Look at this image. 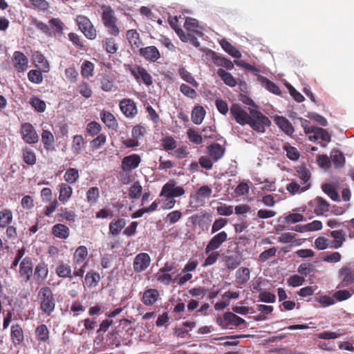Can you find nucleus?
Wrapping results in <instances>:
<instances>
[{
	"instance_id": "nucleus-61",
	"label": "nucleus",
	"mask_w": 354,
	"mask_h": 354,
	"mask_svg": "<svg viewBox=\"0 0 354 354\" xmlns=\"http://www.w3.org/2000/svg\"><path fill=\"white\" fill-rule=\"evenodd\" d=\"M11 337L15 345H19L22 342V330L19 325L12 326Z\"/></svg>"
},
{
	"instance_id": "nucleus-49",
	"label": "nucleus",
	"mask_w": 354,
	"mask_h": 354,
	"mask_svg": "<svg viewBox=\"0 0 354 354\" xmlns=\"http://www.w3.org/2000/svg\"><path fill=\"white\" fill-rule=\"evenodd\" d=\"M241 256L239 254L229 255L225 258L226 266L228 269L234 270L241 263Z\"/></svg>"
},
{
	"instance_id": "nucleus-16",
	"label": "nucleus",
	"mask_w": 354,
	"mask_h": 354,
	"mask_svg": "<svg viewBox=\"0 0 354 354\" xmlns=\"http://www.w3.org/2000/svg\"><path fill=\"white\" fill-rule=\"evenodd\" d=\"M312 211L317 216L322 215L329 210V203L322 197L317 196L308 203Z\"/></svg>"
},
{
	"instance_id": "nucleus-30",
	"label": "nucleus",
	"mask_w": 354,
	"mask_h": 354,
	"mask_svg": "<svg viewBox=\"0 0 354 354\" xmlns=\"http://www.w3.org/2000/svg\"><path fill=\"white\" fill-rule=\"evenodd\" d=\"M209 156L216 162L223 157L225 149L218 143H214L207 147Z\"/></svg>"
},
{
	"instance_id": "nucleus-41",
	"label": "nucleus",
	"mask_w": 354,
	"mask_h": 354,
	"mask_svg": "<svg viewBox=\"0 0 354 354\" xmlns=\"http://www.w3.org/2000/svg\"><path fill=\"white\" fill-rule=\"evenodd\" d=\"M250 277V272L248 268H240L236 272V281L239 285L246 283Z\"/></svg>"
},
{
	"instance_id": "nucleus-7",
	"label": "nucleus",
	"mask_w": 354,
	"mask_h": 354,
	"mask_svg": "<svg viewBox=\"0 0 354 354\" xmlns=\"http://www.w3.org/2000/svg\"><path fill=\"white\" fill-rule=\"evenodd\" d=\"M185 190L183 187L176 186V183L174 180H169L162 187L161 192L159 194L160 197H180L184 195Z\"/></svg>"
},
{
	"instance_id": "nucleus-3",
	"label": "nucleus",
	"mask_w": 354,
	"mask_h": 354,
	"mask_svg": "<svg viewBox=\"0 0 354 354\" xmlns=\"http://www.w3.org/2000/svg\"><path fill=\"white\" fill-rule=\"evenodd\" d=\"M338 277L340 280L337 288H342L354 285V262H349L339 270Z\"/></svg>"
},
{
	"instance_id": "nucleus-38",
	"label": "nucleus",
	"mask_w": 354,
	"mask_h": 354,
	"mask_svg": "<svg viewBox=\"0 0 354 354\" xmlns=\"http://www.w3.org/2000/svg\"><path fill=\"white\" fill-rule=\"evenodd\" d=\"M220 45L221 46L222 48L232 57L237 59L241 57V52L225 39H222L220 41Z\"/></svg>"
},
{
	"instance_id": "nucleus-42",
	"label": "nucleus",
	"mask_w": 354,
	"mask_h": 354,
	"mask_svg": "<svg viewBox=\"0 0 354 354\" xmlns=\"http://www.w3.org/2000/svg\"><path fill=\"white\" fill-rule=\"evenodd\" d=\"M205 115V109L201 106H196L192 111V121L196 124H200L203 122Z\"/></svg>"
},
{
	"instance_id": "nucleus-64",
	"label": "nucleus",
	"mask_w": 354,
	"mask_h": 354,
	"mask_svg": "<svg viewBox=\"0 0 354 354\" xmlns=\"http://www.w3.org/2000/svg\"><path fill=\"white\" fill-rule=\"evenodd\" d=\"M142 187L138 181L134 182L129 189V196L131 198H139L142 194Z\"/></svg>"
},
{
	"instance_id": "nucleus-1",
	"label": "nucleus",
	"mask_w": 354,
	"mask_h": 354,
	"mask_svg": "<svg viewBox=\"0 0 354 354\" xmlns=\"http://www.w3.org/2000/svg\"><path fill=\"white\" fill-rule=\"evenodd\" d=\"M40 303V309L42 313L50 315L55 308V300L50 288L42 287L39 289L37 295Z\"/></svg>"
},
{
	"instance_id": "nucleus-18",
	"label": "nucleus",
	"mask_w": 354,
	"mask_h": 354,
	"mask_svg": "<svg viewBox=\"0 0 354 354\" xmlns=\"http://www.w3.org/2000/svg\"><path fill=\"white\" fill-rule=\"evenodd\" d=\"M24 140L29 144H35L39 141V136L30 123H24Z\"/></svg>"
},
{
	"instance_id": "nucleus-27",
	"label": "nucleus",
	"mask_w": 354,
	"mask_h": 354,
	"mask_svg": "<svg viewBox=\"0 0 354 354\" xmlns=\"http://www.w3.org/2000/svg\"><path fill=\"white\" fill-rule=\"evenodd\" d=\"M51 232L57 238L66 239L69 236L70 230L66 225L57 223L53 226Z\"/></svg>"
},
{
	"instance_id": "nucleus-23",
	"label": "nucleus",
	"mask_w": 354,
	"mask_h": 354,
	"mask_svg": "<svg viewBox=\"0 0 354 354\" xmlns=\"http://www.w3.org/2000/svg\"><path fill=\"white\" fill-rule=\"evenodd\" d=\"M88 257V249L84 245L79 246L73 255V265L80 266L83 264Z\"/></svg>"
},
{
	"instance_id": "nucleus-58",
	"label": "nucleus",
	"mask_w": 354,
	"mask_h": 354,
	"mask_svg": "<svg viewBox=\"0 0 354 354\" xmlns=\"http://www.w3.org/2000/svg\"><path fill=\"white\" fill-rule=\"evenodd\" d=\"M180 33L181 34L180 35V39L183 42H191L195 47H199L200 46V42L198 41V39L196 37V36L192 32H188L187 34L185 33L183 30H180Z\"/></svg>"
},
{
	"instance_id": "nucleus-59",
	"label": "nucleus",
	"mask_w": 354,
	"mask_h": 354,
	"mask_svg": "<svg viewBox=\"0 0 354 354\" xmlns=\"http://www.w3.org/2000/svg\"><path fill=\"white\" fill-rule=\"evenodd\" d=\"M101 131L102 126L97 122L92 121L88 122L86 125V131L92 137L98 135Z\"/></svg>"
},
{
	"instance_id": "nucleus-35",
	"label": "nucleus",
	"mask_w": 354,
	"mask_h": 354,
	"mask_svg": "<svg viewBox=\"0 0 354 354\" xmlns=\"http://www.w3.org/2000/svg\"><path fill=\"white\" fill-rule=\"evenodd\" d=\"M49 28L54 35H62L63 34L64 24L59 18H52L49 20Z\"/></svg>"
},
{
	"instance_id": "nucleus-22",
	"label": "nucleus",
	"mask_w": 354,
	"mask_h": 354,
	"mask_svg": "<svg viewBox=\"0 0 354 354\" xmlns=\"http://www.w3.org/2000/svg\"><path fill=\"white\" fill-rule=\"evenodd\" d=\"M102 122L110 129L116 130L118 122L115 116L109 111H102L100 113Z\"/></svg>"
},
{
	"instance_id": "nucleus-44",
	"label": "nucleus",
	"mask_w": 354,
	"mask_h": 354,
	"mask_svg": "<svg viewBox=\"0 0 354 354\" xmlns=\"http://www.w3.org/2000/svg\"><path fill=\"white\" fill-rule=\"evenodd\" d=\"M217 74L226 85L230 87H234L236 86V81L231 73L225 71L223 68H219L217 71Z\"/></svg>"
},
{
	"instance_id": "nucleus-5",
	"label": "nucleus",
	"mask_w": 354,
	"mask_h": 354,
	"mask_svg": "<svg viewBox=\"0 0 354 354\" xmlns=\"http://www.w3.org/2000/svg\"><path fill=\"white\" fill-rule=\"evenodd\" d=\"M128 69L138 83L142 82L147 86H150L152 85V76L145 68L139 65H128Z\"/></svg>"
},
{
	"instance_id": "nucleus-8",
	"label": "nucleus",
	"mask_w": 354,
	"mask_h": 354,
	"mask_svg": "<svg viewBox=\"0 0 354 354\" xmlns=\"http://www.w3.org/2000/svg\"><path fill=\"white\" fill-rule=\"evenodd\" d=\"M245 321L231 312H226L222 317L217 318V323L223 328H230L231 326H239L243 324Z\"/></svg>"
},
{
	"instance_id": "nucleus-25",
	"label": "nucleus",
	"mask_w": 354,
	"mask_h": 354,
	"mask_svg": "<svg viewBox=\"0 0 354 354\" xmlns=\"http://www.w3.org/2000/svg\"><path fill=\"white\" fill-rule=\"evenodd\" d=\"M73 194L72 187L67 183H62L59 185V201L62 203L68 201Z\"/></svg>"
},
{
	"instance_id": "nucleus-2",
	"label": "nucleus",
	"mask_w": 354,
	"mask_h": 354,
	"mask_svg": "<svg viewBox=\"0 0 354 354\" xmlns=\"http://www.w3.org/2000/svg\"><path fill=\"white\" fill-rule=\"evenodd\" d=\"M250 118L248 125L255 131L263 133L271 125L270 120L261 111L250 109Z\"/></svg>"
},
{
	"instance_id": "nucleus-29",
	"label": "nucleus",
	"mask_w": 354,
	"mask_h": 354,
	"mask_svg": "<svg viewBox=\"0 0 354 354\" xmlns=\"http://www.w3.org/2000/svg\"><path fill=\"white\" fill-rule=\"evenodd\" d=\"M32 61L36 67L47 72L49 69V64L46 57L38 51L35 52L32 56Z\"/></svg>"
},
{
	"instance_id": "nucleus-28",
	"label": "nucleus",
	"mask_w": 354,
	"mask_h": 354,
	"mask_svg": "<svg viewBox=\"0 0 354 354\" xmlns=\"http://www.w3.org/2000/svg\"><path fill=\"white\" fill-rule=\"evenodd\" d=\"M102 10V21L103 24L118 21V19L115 15V12L110 6L102 5L101 6Z\"/></svg>"
},
{
	"instance_id": "nucleus-46",
	"label": "nucleus",
	"mask_w": 354,
	"mask_h": 354,
	"mask_svg": "<svg viewBox=\"0 0 354 354\" xmlns=\"http://www.w3.org/2000/svg\"><path fill=\"white\" fill-rule=\"evenodd\" d=\"M26 6L40 11H46L49 8V3L46 0H28Z\"/></svg>"
},
{
	"instance_id": "nucleus-13",
	"label": "nucleus",
	"mask_w": 354,
	"mask_h": 354,
	"mask_svg": "<svg viewBox=\"0 0 354 354\" xmlns=\"http://www.w3.org/2000/svg\"><path fill=\"white\" fill-rule=\"evenodd\" d=\"M227 240V234L225 231L218 232L209 240L205 248V253L207 254L211 251L218 249Z\"/></svg>"
},
{
	"instance_id": "nucleus-56",
	"label": "nucleus",
	"mask_w": 354,
	"mask_h": 354,
	"mask_svg": "<svg viewBox=\"0 0 354 354\" xmlns=\"http://www.w3.org/2000/svg\"><path fill=\"white\" fill-rule=\"evenodd\" d=\"M296 234L291 232H284L282 233L278 238L277 240L279 243H290L295 242L296 245H299L301 244V241H294L295 239Z\"/></svg>"
},
{
	"instance_id": "nucleus-33",
	"label": "nucleus",
	"mask_w": 354,
	"mask_h": 354,
	"mask_svg": "<svg viewBox=\"0 0 354 354\" xmlns=\"http://www.w3.org/2000/svg\"><path fill=\"white\" fill-rule=\"evenodd\" d=\"M310 187V185H301L296 180H292L291 183L286 185V189L291 195H295L307 191Z\"/></svg>"
},
{
	"instance_id": "nucleus-40",
	"label": "nucleus",
	"mask_w": 354,
	"mask_h": 354,
	"mask_svg": "<svg viewBox=\"0 0 354 354\" xmlns=\"http://www.w3.org/2000/svg\"><path fill=\"white\" fill-rule=\"evenodd\" d=\"M84 279L88 288H95L97 286L101 277L98 272L91 270L86 274Z\"/></svg>"
},
{
	"instance_id": "nucleus-20",
	"label": "nucleus",
	"mask_w": 354,
	"mask_h": 354,
	"mask_svg": "<svg viewBox=\"0 0 354 354\" xmlns=\"http://www.w3.org/2000/svg\"><path fill=\"white\" fill-rule=\"evenodd\" d=\"M55 273L60 278L70 279L73 278L71 266L64 261H59L55 268Z\"/></svg>"
},
{
	"instance_id": "nucleus-11",
	"label": "nucleus",
	"mask_w": 354,
	"mask_h": 354,
	"mask_svg": "<svg viewBox=\"0 0 354 354\" xmlns=\"http://www.w3.org/2000/svg\"><path fill=\"white\" fill-rule=\"evenodd\" d=\"M141 162V158L137 153H133L124 157L121 162V169L123 171L130 172L138 168Z\"/></svg>"
},
{
	"instance_id": "nucleus-43",
	"label": "nucleus",
	"mask_w": 354,
	"mask_h": 354,
	"mask_svg": "<svg viewBox=\"0 0 354 354\" xmlns=\"http://www.w3.org/2000/svg\"><path fill=\"white\" fill-rule=\"evenodd\" d=\"M102 46L109 54H115L118 50V45L113 37H106L102 40Z\"/></svg>"
},
{
	"instance_id": "nucleus-4",
	"label": "nucleus",
	"mask_w": 354,
	"mask_h": 354,
	"mask_svg": "<svg viewBox=\"0 0 354 354\" xmlns=\"http://www.w3.org/2000/svg\"><path fill=\"white\" fill-rule=\"evenodd\" d=\"M76 22L79 29L88 39L94 40L97 37V30L87 17L78 15Z\"/></svg>"
},
{
	"instance_id": "nucleus-21",
	"label": "nucleus",
	"mask_w": 354,
	"mask_h": 354,
	"mask_svg": "<svg viewBox=\"0 0 354 354\" xmlns=\"http://www.w3.org/2000/svg\"><path fill=\"white\" fill-rule=\"evenodd\" d=\"M330 236L333 238V240L328 242L330 248H339L346 241L345 233L341 230L331 231Z\"/></svg>"
},
{
	"instance_id": "nucleus-9",
	"label": "nucleus",
	"mask_w": 354,
	"mask_h": 354,
	"mask_svg": "<svg viewBox=\"0 0 354 354\" xmlns=\"http://www.w3.org/2000/svg\"><path fill=\"white\" fill-rule=\"evenodd\" d=\"M212 194V189L207 185H203L196 192L190 196V204L194 203L196 206H203Z\"/></svg>"
},
{
	"instance_id": "nucleus-57",
	"label": "nucleus",
	"mask_w": 354,
	"mask_h": 354,
	"mask_svg": "<svg viewBox=\"0 0 354 354\" xmlns=\"http://www.w3.org/2000/svg\"><path fill=\"white\" fill-rule=\"evenodd\" d=\"M177 145V141L172 136H168L161 140V146L165 151L174 150Z\"/></svg>"
},
{
	"instance_id": "nucleus-53",
	"label": "nucleus",
	"mask_w": 354,
	"mask_h": 354,
	"mask_svg": "<svg viewBox=\"0 0 354 354\" xmlns=\"http://www.w3.org/2000/svg\"><path fill=\"white\" fill-rule=\"evenodd\" d=\"M322 189L333 201H339V195L334 187L328 183H325L322 185Z\"/></svg>"
},
{
	"instance_id": "nucleus-52",
	"label": "nucleus",
	"mask_w": 354,
	"mask_h": 354,
	"mask_svg": "<svg viewBox=\"0 0 354 354\" xmlns=\"http://www.w3.org/2000/svg\"><path fill=\"white\" fill-rule=\"evenodd\" d=\"M178 74L184 81L187 82L194 87L198 86V83L196 81L192 74L185 69V68H180L178 69Z\"/></svg>"
},
{
	"instance_id": "nucleus-24",
	"label": "nucleus",
	"mask_w": 354,
	"mask_h": 354,
	"mask_svg": "<svg viewBox=\"0 0 354 354\" xmlns=\"http://www.w3.org/2000/svg\"><path fill=\"white\" fill-rule=\"evenodd\" d=\"M126 35L129 43L133 50L135 48L140 49L141 48L142 41L136 30L131 29L127 30Z\"/></svg>"
},
{
	"instance_id": "nucleus-12",
	"label": "nucleus",
	"mask_w": 354,
	"mask_h": 354,
	"mask_svg": "<svg viewBox=\"0 0 354 354\" xmlns=\"http://www.w3.org/2000/svg\"><path fill=\"white\" fill-rule=\"evenodd\" d=\"M139 55L150 62H156L161 57L159 50L155 46L141 47L139 49Z\"/></svg>"
},
{
	"instance_id": "nucleus-32",
	"label": "nucleus",
	"mask_w": 354,
	"mask_h": 354,
	"mask_svg": "<svg viewBox=\"0 0 354 354\" xmlns=\"http://www.w3.org/2000/svg\"><path fill=\"white\" fill-rule=\"evenodd\" d=\"M35 337L39 342H46L49 340V330L46 324H40L35 328Z\"/></svg>"
},
{
	"instance_id": "nucleus-36",
	"label": "nucleus",
	"mask_w": 354,
	"mask_h": 354,
	"mask_svg": "<svg viewBox=\"0 0 354 354\" xmlns=\"http://www.w3.org/2000/svg\"><path fill=\"white\" fill-rule=\"evenodd\" d=\"M330 160L336 168H341L345 164V158L343 153L338 149H333L331 151Z\"/></svg>"
},
{
	"instance_id": "nucleus-51",
	"label": "nucleus",
	"mask_w": 354,
	"mask_h": 354,
	"mask_svg": "<svg viewBox=\"0 0 354 354\" xmlns=\"http://www.w3.org/2000/svg\"><path fill=\"white\" fill-rule=\"evenodd\" d=\"M29 104L38 113H43L46 109V102L37 97H31L29 100Z\"/></svg>"
},
{
	"instance_id": "nucleus-50",
	"label": "nucleus",
	"mask_w": 354,
	"mask_h": 354,
	"mask_svg": "<svg viewBox=\"0 0 354 354\" xmlns=\"http://www.w3.org/2000/svg\"><path fill=\"white\" fill-rule=\"evenodd\" d=\"M41 141L46 150L50 149L55 142V138L53 133L48 130H43L41 133Z\"/></svg>"
},
{
	"instance_id": "nucleus-54",
	"label": "nucleus",
	"mask_w": 354,
	"mask_h": 354,
	"mask_svg": "<svg viewBox=\"0 0 354 354\" xmlns=\"http://www.w3.org/2000/svg\"><path fill=\"white\" fill-rule=\"evenodd\" d=\"M354 293V287H351L349 290H339L333 293V297L339 301L348 299Z\"/></svg>"
},
{
	"instance_id": "nucleus-17",
	"label": "nucleus",
	"mask_w": 354,
	"mask_h": 354,
	"mask_svg": "<svg viewBox=\"0 0 354 354\" xmlns=\"http://www.w3.org/2000/svg\"><path fill=\"white\" fill-rule=\"evenodd\" d=\"M308 139L312 142H317L319 140L324 141L326 143L321 144V146L325 147L326 143L330 142L331 138L326 129L316 127L313 129V131L311 132V134L309 135Z\"/></svg>"
},
{
	"instance_id": "nucleus-10",
	"label": "nucleus",
	"mask_w": 354,
	"mask_h": 354,
	"mask_svg": "<svg viewBox=\"0 0 354 354\" xmlns=\"http://www.w3.org/2000/svg\"><path fill=\"white\" fill-rule=\"evenodd\" d=\"M230 113L238 124L242 126L248 124L250 113H248L239 104H233L230 107Z\"/></svg>"
},
{
	"instance_id": "nucleus-26",
	"label": "nucleus",
	"mask_w": 354,
	"mask_h": 354,
	"mask_svg": "<svg viewBox=\"0 0 354 354\" xmlns=\"http://www.w3.org/2000/svg\"><path fill=\"white\" fill-rule=\"evenodd\" d=\"M277 125L287 135L294 133V128L290 122L283 116H277L274 120Z\"/></svg>"
},
{
	"instance_id": "nucleus-6",
	"label": "nucleus",
	"mask_w": 354,
	"mask_h": 354,
	"mask_svg": "<svg viewBox=\"0 0 354 354\" xmlns=\"http://www.w3.org/2000/svg\"><path fill=\"white\" fill-rule=\"evenodd\" d=\"M28 23L26 30L27 34L30 37H35L36 36V29L41 30L47 36L52 35L49 26L46 24L39 21L37 18L30 16L28 19Z\"/></svg>"
},
{
	"instance_id": "nucleus-39",
	"label": "nucleus",
	"mask_w": 354,
	"mask_h": 354,
	"mask_svg": "<svg viewBox=\"0 0 354 354\" xmlns=\"http://www.w3.org/2000/svg\"><path fill=\"white\" fill-rule=\"evenodd\" d=\"M85 141L82 135H75L73 138L71 149L74 154H80L85 147Z\"/></svg>"
},
{
	"instance_id": "nucleus-48",
	"label": "nucleus",
	"mask_w": 354,
	"mask_h": 354,
	"mask_svg": "<svg viewBox=\"0 0 354 354\" xmlns=\"http://www.w3.org/2000/svg\"><path fill=\"white\" fill-rule=\"evenodd\" d=\"M184 26L188 32H195L200 37L203 35L201 31L197 30L199 26L198 22L196 19L187 17L185 20Z\"/></svg>"
},
{
	"instance_id": "nucleus-63",
	"label": "nucleus",
	"mask_w": 354,
	"mask_h": 354,
	"mask_svg": "<svg viewBox=\"0 0 354 354\" xmlns=\"http://www.w3.org/2000/svg\"><path fill=\"white\" fill-rule=\"evenodd\" d=\"M298 272H299L301 275L307 277L311 273H314L315 272V267L313 264L310 263H301L297 269Z\"/></svg>"
},
{
	"instance_id": "nucleus-45",
	"label": "nucleus",
	"mask_w": 354,
	"mask_h": 354,
	"mask_svg": "<svg viewBox=\"0 0 354 354\" xmlns=\"http://www.w3.org/2000/svg\"><path fill=\"white\" fill-rule=\"evenodd\" d=\"M94 64L90 61H84L81 66V75L83 77L89 79L94 75Z\"/></svg>"
},
{
	"instance_id": "nucleus-34",
	"label": "nucleus",
	"mask_w": 354,
	"mask_h": 354,
	"mask_svg": "<svg viewBox=\"0 0 354 354\" xmlns=\"http://www.w3.org/2000/svg\"><path fill=\"white\" fill-rule=\"evenodd\" d=\"M125 225L126 221L124 218L113 220L109 223V233L113 236H118Z\"/></svg>"
},
{
	"instance_id": "nucleus-31",
	"label": "nucleus",
	"mask_w": 354,
	"mask_h": 354,
	"mask_svg": "<svg viewBox=\"0 0 354 354\" xmlns=\"http://www.w3.org/2000/svg\"><path fill=\"white\" fill-rule=\"evenodd\" d=\"M48 274V270L46 265L43 263H39L35 269L34 279L39 284L47 277Z\"/></svg>"
},
{
	"instance_id": "nucleus-19",
	"label": "nucleus",
	"mask_w": 354,
	"mask_h": 354,
	"mask_svg": "<svg viewBox=\"0 0 354 354\" xmlns=\"http://www.w3.org/2000/svg\"><path fill=\"white\" fill-rule=\"evenodd\" d=\"M159 297L160 294L157 289L149 288L144 291L141 301L145 306H153Z\"/></svg>"
},
{
	"instance_id": "nucleus-55",
	"label": "nucleus",
	"mask_w": 354,
	"mask_h": 354,
	"mask_svg": "<svg viewBox=\"0 0 354 354\" xmlns=\"http://www.w3.org/2000/svg\"><path fill=\"white\" fill-rule=\"evenodd\" d=\"M100 197V190L97 187H90L86 192V201L91 204H95Z\"/></svg>"
},
{
	"instance_id": "nucleus-14",
	"label": "nucleus",
	"mask_w": 354,
	"mask_h": 354,
	"mask_svg": "<svg viewBox=\"0 0 354 354\" xmlns=\"http://www.w3.org/2000/svg\"><path fill=\"white\" fill-rule=\"evenodd\" d=\"M122 113L129 118H133L138 114V109L136 102L129 98L122 99L119 104Z\"/></svg>"
},
{
	"instance_id": "nucleus-47",
	"label": "nucleus",
	"mask_w": 354,
	"mask_h": 354,
	"mask_svg": "<svg viewBox=\"0 0 354 354\" xmlns=\"http://www.w3.org/2000/svg\"><path fill=\"white\" fill-rule=\"evenodd\" d=\"M80 175L77 169L70 168L66 170L64 175V179L67 184H75L77 182Z\"/></svg>"
},
{
	"instance_id": "nucleus-15",
	"label": "nucleus",
	"mask_w": 354,
	"mask_h": 354,
	"mask_svg": "<svg viewBox=\"0 0 354 354\" xmlns=\"http://www.w3.org/2000/svg\"><path fill=\"white\" fill-rule=\"evenodd\" d=\"M151 263L150 256L145 252L138 254L133 260V267L136 272H141L145 270Z\"/></svg>"
},
{
	"instance_id": "nucleus-37",
	"label": "nucleus",
	"mask_w": 354,
	"mask_h": 354,
	"mask_svg": "<svg viewBox=\"0 0 354 354\" xmlns=\"http://www.w3.org/2000/svg\"><path fill=\"white\" fill-rule=\"evenodd\" d=\"M295 176L300 180L301 185L304 186L310 185L309 181L311 177V174L307 168L304 167H299L296 171Z\"/></svg>"
},
{
	"instance_id": "nucleus-60",
	"label": "nucleus",
	"mask_w": 354,
	"mask_h": 354,
	"mask_svg": "<svg viewBox=\"0 0 354 354\" xmlns=\"http://www.w3.org/2000/svg\"><path fill=\"white\" fill-rule=\"evenodd\" d=\"M261 78L262 79V83L264 84L267 90L276 95L281 94L279 87L275 83L265 77H261Z\"/></svg>"
},
{
	"instance_id": "nucleus-62",
	"label": "nucleus",
	"mask_w": 354,
	"mask_h": 354,
	"mask_svg": "<svg viewBox=\"0 0 354 354\" xmlns=\"http://www.w3.org/2000/svg\"><path fill=\"white\" fill-rule=\"evenodd\" d=\"M78 92L84 97L89 98L93 95V91L89 86V84L82 81L79 84L77 88Z\"/></svg>"
}]
</instances>
